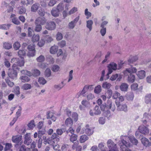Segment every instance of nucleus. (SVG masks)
<instances>
[{
    "mask_svg": "<svg viewBox=\"0 0 151 151\" xmlns=\"http://www.w3.org/2000/svg\"><path fill=\"white\" fill-rule=\"evenodd\" d=\"M58 47L55 45L52 46L50 49V53L52 54H55L58 51Z\"/></svg>",
    "mask_w": 151,
    "mask_h": 151,
    "instance_id": "21",
    "label": "nucleus"
},
{
    "mask_svg": "<svg viewBox=\"0 0 151 151\" xmlns=\"http://www.w3.org/2000/svg\"><path fill=\"white\" fill-rule=\"evenodd\" d=\"M135 76L132 73L128 76V81L129 82L132 83L134 82L135 80Z\"/></svg>",
    "mask_w": 151,
    "mask_h": 151,
    "instance_id": "28",
    "label": "nucleus"
},
{
    "mask_svg": "<svg viewBox=\"0 0 151 151\" xmlns=\"http://www.w3.org/2000/svg\"><path fill=\"white\" fill-rule=\"evenodd\" d=\"M46 22V20L44 17H39L35 20V24L42 26L44 25Z\"/></svg>",
    "mask_w": 151,
    "mask_h": 151,
    "instance_id": "8",
    "label": "nucleus"
},
{
    "mask_svg": "<svg viewBox=\"0 0 151 151\" xmlns=\"http://www.w3.org/2000/svg\"><path fill=\"white\" fill-rule=\"evenodd\" d=\"M109 74H111L113 72V70H115L117 69H119V68H117V67H108Z\"/></svg>",
    "mask_w": 151,
    "mask_h": 151,
    "instance_id": "42",
    "label": "nucleus"
},
{
    "mask_svg": "<svg viewBox=\"0 0 151 151\" xmlns=\"http://www.w3.org/2000/svg\"><path fill=\"white\" fill-rule=\"evenodd\" d=\"M22 139V136L21 135H16L13 136L12 138V141L13 142L16 144H19L21 141Z\"/></svg>",
    "mask_w": 151,
    "mask_h": 151,
    "instance_id": "11",
    "label": "nucleus"
},
{
    "mask_svg": "<svg viewBox=\"0 0 151 151\" xmlns=\"http://www.w3.org/2000/svg\"><path fill=\"white\" fill-rule=\"evenodd\" d=\"M56 3L55 0H50L48 3V5L50 6H52Z\"/></svg>",
    "mask_w": 151,
    "mask_h": 151,
    "instance_id": "58",
    "label": "nucleus"
},
{
    "mask_svg": "<svg viewBox=\"0 0 151 151\" xmlns=\"http://www.w3.org/2000/svg\"><path fill=\"white\" fill-rule=\"evenodd\" d=\"M60 12L55 8H53L51 11V14L54 17L59 16Z\"/></svg>",
    "mask_w": 151,
    "mask_h": 151,
    "instance_id": "19",
    "label": "nucleus"
},
{
    "mask_svg": "<svg viewBox=\"0 0 151 151\" xmlns=\"http://www.w3.org/2000/svg\"><path fill=\"white\" fill-rule=\"evenodd\" d=\"M45 27L48 30H53L55 28L56 24L54 22L51 21L47 23Z\"/></svg>",
    "mask_w": 151,
    "mask_h": 151,
    "instance_id": "10",
    "label": "nucleus"
},
{
    "mask_svg": "<svg viewBox=\"0 0 151 151\" xmlns=\"http://www.w3.org/2000/svg\"><path fill=\"white\" fill-rule=\"evenodd\" d=\"M138 85L137 83H134L131 86V88L132 90L135 91L138 89Z\"/></svg>",
    "mask_w": 151,
    "mask_h": 151,
    "instance_id": "61",
    "label": "nucleus"
},
{
    "mask_svg": "<svg viewBox=\"0 0 151 151\" xmlns=\"http://www.w3.org/2000/svg\"><path fill=\"white\" fill-rule=\"evenodd\" d=\"M128 85L125 83H122L119 86L120 90L122 91L126 92L128 88Z\"/></svg>",
    "mask_w": 151,
    "mask_h": 151,
    "instance_id": "13",
    "label": "nucleus"
},
{
    "mask_svg": "<svg viewBox=\"0 0 151 151\" xmlns=\"http://www.w3.org/2000/svg\"><path fill=\"white\" fill-rule=\"evenodd\" d=\"M38 81L40 84L44 85L46 83L47 81L43 77H40L38 79Z\"/></svg>",
    "mask_w": 151,
    "mask_h": 151,
    "instance_id": "56",
    "label": "nucleus"
},
{
    "mask_svg": "<svg viewBox=\"0 0 151 151\" xmlns=\"http://www.w3.org/2000/svg\"><path fill=\"white\" fill-rule=\"evenodd\" d=\"M21 73L22 74L27 75L29 77L32 76V73L26 70H22L21 71Z\"/></svg>",
    "mask_w": 151,
    "mask_h": 151,
    "instance_id": "55",
    "label": "nucleus"
},
{
    "mask_svg": "<svg viewBox=\"0 0 151 151\" xmlns=\"http://www.w3.org/2000/svg\"><path fill=\"white\" fill-rule=\"evenodd\" d=\"M45 60V58L44 56L42 55H41L36 59L37 61L40 63L43 62Z\"/></svg>",
    "mask_w": 151,
    "mask_h": 151,
    "instance_id": "50",
    "label": "nucleus"
},
{
    "mask_svg": "<svg viewBox=\"0 0 151 151\" xmlns=\"http://www.w3.org/2000/svg\"><path fill=\"white\" fill-rule=\"evenodd\" d=\"M65 131V130L64 128L58 129L56 130V132L58 135H61Z\"/></svg>",
    "mask_w": 151,
    "mask_h": 151,
    "instance_id": "48",
    "label": "nucleus"
},
{
    "mask_svg": "<svg viewBox=\"0 0 151 151\" xmlns=\"http://www.w3.org/2000/svg\"><path fill=\"white\" fill-rule=\"evenodd\" d=\"M46 117L48 119H51L54 122L55 121L56 119V117L54 116L53 113L50 111L47 112Z\"/></svg>",
    "mask_w": 151,
    "mask_h": 151,
    "instance_id": "18",
    "label": "nucleus"
},
{
    "mask_svg": "<svg viewBox=\"0 0 151 151\" xmlns=\"http://www.w3.org/2000/svg\"><path fill=\"white\" fill-rule=\"evenodd\" d=\"M66 44V41L64 40H62L59 42L58 43V46L61 48L64 47L65 46Z\"/></svg>",
    "mask_w": 151,
    "mask_h": 151,
    "instance_id": "53",
    "label": "nucleus"
},
{
    "mask_svg": "<svg viewBox=\"0 0 151 151\" xmlns=\"http://www.w3.org/2000/svg\"><path fill=\"white\" fill-rule=\"evenodd\" d=\"M77 136L76 135L73 134H71L70 137V141L73 142L77 140Z\"/></svg>",
    "mask_w": 151,
    "mask_h": 151,
    "instance_id": "52",
    "label": "nucleus"
},
{
    "mask_svg": "<svg viewBox=\"0 0 151 151\" xmlns=\"http://www.w3.org/2000/svg\"><path fill=\"white\" fill-rule=\"evenodd\" d=\"M40 74V71L37 69H35L33 70L32 75L34 77H36L39 76Z\"/></svg>",
    "mask_w": 151,
    "mask_h": 151,
    "instance_id": "33",
    "label": "nucleus"
},
{
    "mask_svg": "<svg viewBox=\"0 0 151 151\" xmlns=\"http://www.w3.org/2000/svg\"><path fill=\"white\" fill-rule=\"evenodd\" d=\"M109 105H108V109H110L112 111H114L115 109V105L112 104L111 101H109L108 103Z\"/></svg>",
    "mask_w": 151,
    "mask_h": 151,
    "instance_id": "36",
    "label": "nucleus"
},
{
    "mask_svg": "<svg viewBox=\"0 0 151 151\" xmlns=\"http://www.w3.org/2000/svg\"><path fill=\"white\" fill-rule=\"evenodd\" d=\"M3 47L5 49L9 50L12 48V44L11 43L3 42Z\"/></svg>",
    "mask_w": 151,
    "mask_h": 151,
    "instance_id": "22",
    "label": "nucleus"
},
{
    "mask_svg": "<svg viewBox=\"0 0 151 151\" xmlns=\"http://www.w3.org/2000/svg\"><path fill=\"white\" fill-rule=\"evenodd\" d=\"M101 87L100 85H99L95 88L94 91L95 93L98 94L101 92Z\"/></svg>",
    "mask_w": 151,
    "mask_h": 151,
    "instance_id": "49",
    "label": "nucleus"
},
{
    "mask_svg": "<svg viewBox=\"0 0 151 151\" xmlns=\"http://www.w3.org/2000/svg\"><path fill=\"white\" fill-rule=\"evenodd\" d=\"M93 23V22L91 20H88L86 21V27L89 29L90 31L92 29V25Z\"/></svg>",
    "mask_w": 151,
    "mask_h": 151,
    "instance_id": "27",
    "label": "nucleus"
},
{
    "mask_svg": "<svg viewBox=\"0 0 151 151\" xmlns=\"http://www.w3.org/2000/svg\"><path fill=\"white\" fill-rule=\"evenodd\" d=\"M137 75L139 79H143L145 76V72L144 70L139 71Z\"/></svg>",
    "mask_w": 151,
    "mask_h": 151,
    "instance_id": "20",
    "label": "nucleus"
},
{
    "mask_svg": "<svg viewBox=\"0 0 151 151\" xmlns=\"http://www.w3.org/2000/svg\"><path fill=\"white\" fill-rule=\"evenodd\" d=\"M100 106L101 109L102 111H104L106 108L108 109V105L106 106L105 103L102 104Z\"/></svg>",
    "mask_w": 151,
    "mask_h": 151,
    "instance_id": "60",
    "label": "nucleus"
},
{
    "mask_svg": "<svg viewBox=\"0 0 151 151\" xmlns=\"http://www.w3.org/2000/svg\"><path fill=\"white\" fill-rule=\"evenodd\" d=\"M40 39V36L38 35L34 34L32 37V41L33 42H37Z\"/></svg>",
    "mask_w": 151,
    "mask_h": 151,
    "instance_id": "44",
    "label": "nucleus"
},
{
    "mask_svg": "<svg viewBox=\"0 0 151 151\" xmlns=\"http://www.w3.org/2000/svg\"><path fill=\"white\" fill-rule=\"evenodd\" d=\"M12 22L15 24L17 25H19L20 23L18 19L16 18H14L12 19Z\"/></svg>",
    "mask_w": 151,
    "mask_h": 151,
    "instance_id": "63",
    "label": "nucleus"
},
{
    "mask_svg": "<svg viewBox=\"0 0 151 151\" xmlns=\"http://www.w3.org/2000/svg\"><path fill=\"white\" fill-rule=\"evenodd\" d=\"M138 57L137 56L132 57L131 58H129L128 60L129 64H130V63L136 61L138 60Z\"/></svg>",
    "mask_w": 151,
    "mask_h": 151,
    "instance_id": "31",
    "label": "nucleus"
},
{
    "mask_svg": "<svg viewBox=\"0 0 151 151\" xmlns=\"http://www.w3.org/2000/svg\"><path fill=\"white\" fill-rule=\"evenodd\" d=\"M88 139V137L86 135L81 136L80 139V141L81 143H83Z\"/></svg>",
    "mask_w": 151,
    "mask_h": 151,
    "instance_id": "39",
    "label": "nucleus"
},
{
    "mask_svg": "<svg viewBox=\"0 0 151 151\" xmlns=\"http://www.w3.org/2000/svg\"><path fill=\"white\" fill-rule=\"evenodd\" d=\"M43 143L45 144L46 145L47 143H48L51 145H52L53 147L54 146V144L55 143L53 140H51L50 138H48L45 136H43Z\"/></svg>",
    "mask_w": 151,
    "mask_h": 151,
    "instance_id": "12",
    "label": "nucleus"
},
{
    "mask_svg": "<svg viewBox=\"0 0 151 151\" xmlns=\"http://www.w3.org/2000/svg\"><path fill=\"white\" fill-rule=\"evenodd\" d=\"M120 139L122 144H124L125 146L130 147L132 146L130 142L133 144L136 145L138 143V141L133 136H127L122 135Z\"/></svg>",
    "mask_w": 151,
    "mask_h": 151,
    "instance_id": "1",
    "label": "nucleus"
},
{
    "mask_svg": "<svg viewBox=\"0 0 151 151\" xmlns=\"http://www.w3.org/2000/svg\"><path fill=\"white\" fill-rule=\"evenodd\" d=\"M65 124L68 126H70L73 124V121L70 118H68L66 120Z\"/></svg>",
    "mask_w": 151,
    "mask_h": 151,
    "instance_id": "40",
    "label": "nucleus"
},
{
    "mask_svg": "<svg viewBox=\"0 0 151 151\" xmlns=\"http://www.w3.org/2000/svg\"><path fill=\"white\" fill-rule=\"evenodd\" d=\"M116 104L117 107V109L119 111H124L126 112L127 111V106L125 104H121L117 100L116 101Z\"/></svg>",
    "mask_w": 151,
    "mask_h": 151,
    "instance_id": "3",
    "label": "nucleus"
},
{
    "mask_svg": "<svg viewBox=\"0 0 151 151\" xmlns=\"http://www.w3.org/2000/svg\"><path fill=\"white\" fill-rule=\"evenodd\" d=\"M65 85L63 81H62L61 83L59 84L58 85H55L54 86V87L55 88L58 90H60Z\"/></svg>",
    "mask_w": 151,
    "mask_h": 151,
    "instance_id": "35",
    "label": "nucleus"
},
{
    "mask_svg": "<svg viewBox=\"0 0 151 151\" xmlns=\"http://www.w3.org/2000/svg\"><path fill=\"white\" fill-rule=\"evenodd\" d=\"M137 71V69L136 68L131 67L130 68L127 69L126 70L123 72V73L125 76H129L132 73H136Z\"/></svg>",
    "mask_w": 151,
    "mask_h": 151,
    "instance_id": "9",
    "label": "nucleus"
},
{
    "mask_svg": "<svg viewBox=\"0 0 151 151\" xmlns=\"http://www.w3.org/2000/svg\"><path fill=\"white\" fill-rule=\"evenodd\" d=\"M98 147L101 151H108L107 150V148L104 147V143L101 142L99 144Z\"/></svg>",
    "mask_w": 151,
    "mask_h": 151,
    "instance_id": "29",
    "label": "nucleus"
},
{
    "mask_svg": "<svg viewBox=\"0 0 151 151\" xmlns=\"http://www.w3.org/2000/svg\"><path fill=\"white\" fill-rule=\"evenodd\" d=\"M19 79L22 82L25 83L28 82L30 79L28 77L26 76H22L19 78Z\"/></svg>",
    "mask_w": 151,
    "mask_h": 151,
    "instance_id": "25",
    "label": "nucleus"
},
{
    "mask_svg": "<svg viewBox=\"0 0 151 151\" xmlns=\"http://www.w3.org/2000/svg\"><path fill=\"white\" fill-rule=\"evenodd\" d=\"M39 5L37 3L33 4L31 7V11L32 12H36L39 8Z\"/></svg>",
    "mask_w": 151,
    "mask_h": 151,
    "instance_id": "32",
    "label": "nucleus"
},
{
    "mask_svg": "<svg viewBox=\"0 0 151 151\" xmlns=\"http://www.w3.org/2000/svg\"><path fill=\"white\" fill-rule=\"evenodd\" d=\"M43 125V122H40L38 123L37 125V127L39 129V131H38V137H41L42 135L45 133V129H41Z\"/></svg>",
    "mask_w": 151,
    "mask_h": 151,
    "instance_id": "5",
    "label": "nucleus"
},
{
    "mask_svg": "<svg viewBox=\"0 0 151 151\" xmlns=\"http://www.w3.org/2000/svg\"><path fill=\"white\" fill-rule=\"evenodd\" d=\"M45 74L46 77H49L51 74L50 70V69L47 68L45 71Z\"/></svg>",
    "mask_w": 151,
    "mask_h": 151,
    "instance_id": "57",
    "label": "nucleus"
},
{
    "mask_svg": "<svg viewBox=\"0 0 151 151\" xmlns=\"http://www.w3.org/2000/svg\"><path fill=\"white\" fill-rule=\"evenodd\" d=\"M142 143L145 146H149L150 145V143L149 140L146 138H142L141 139Z\"/></svg>",
    "mask_w": 151,
    "mask_h": 151,
    "instance_id": "17",
    "label": "nucleus"
},
{
    "mask_svg": "<svg viewBox=\"0 0 151 151\" xmlns=\"http://www.w3.org/2000/svg\"><path fill=\"white\" fill-rule=\"evenodd\" d=\"M12 147V145L11 143H7L6 144L5 147L4 148L5 150L6 151L10 149Z\"/></svg>",
    "mask_w": 151,
    "mask_h": 151,
    "instance_id": "64",
    "label": "nucleus"
},
{
    "mask_svg": "<svg viewBox=\"0 0 151 151\" xmlns=\"http://www.w3.org/2000/svg\"><path fill=\"white\" fill-rule=\"evenodd\" d=\"M27 126L29 129H32L35 126L34 121L33 120L31 121L28 124Z\"/></svg>",
    "mask_w": 151,
    "mask_h": 151,
    "instance_id": "38",
    "label": "nucleus"
},
{
    "mask_svg": "<svg viewBox=\"0 0 151 151\" xmlns=\"http://www.w3.org/2000/svg\"><path fill=\"white\" fill-rule=\"evenodd\" d=\"M64 5L63 3H59L56 8L60 12H61L64 10Z\"/></svg>",
    "mask_w": 151,
    "mask_h": 151,
    "instance_id": "34",
    "label": "nucleus"
},
{
    "mask_svg": "<svg viewBox=\"0 0 151 151\" xmlns=\"http://www.w3.org/2000/svg\"><path fill=\"white\" fill-rule=\"evenodd\" d=\"M13 46L15 50H17L19 49L21 46V45L19 42H16L14 44Z\"/></svg>",
    "mask_w": 151,
    "mask_h": 151,
    "instance_id": "46",
    "label": "nucleus"
},
{
    "mask_svg": "<svg viewBox=\"0 0 151 151\" xmlns=\"http://www.w3.org/2000/svg\"><path fill=\"white\" fill-rule=\"evenodd\" d=\"M85 132L87 135L90 136L93 133V131L92 129L87 128L86 129Z\"/></svg>",
    "mask_w": 151,
    "mask_h": 151,
    "instance_id": "45",
    "label": "nucleus"
},
{
    "mask_svg": "<svg viewBox=\"0 0 151 151\" xmlns=\"http://www.w3.org/2000/svg\"><path fill=\"white\" fill-rule=\"evenodd\" d=\"M11 24H4L0 25V29L7 30L9 29L10 27Z\"/></svg>",
    "mask_w": 151,
    "mask_h": 151,
    "instance_id": "26",
    "label": "nucleus"
},
{
    "mask_svg": "<svg viewBox=\"0 0 151 151\" xmlns=\"http://www.w3.org/2000/svg\"><path fill=\"white\" fill-rule=\"evenodd\" d=\"M94 111L95 115H98L101 113V111L99 109V107L98 106H96L94 108Z\"/></svg>",
    "mask_w": 151,
    "mask_h": 151,
    "instance_id": "37",
    "label": "nucleus"
},
{
    "mask_svg": "<svg viewBox=\"0 0 151 151\" xmlns=\"http://www.w3.org/2000/svg\"><path fill=\"white\" fill-rule=\"evenodd\" d=\"M111 86V83L107 82H104L102 85V88L105 89H109Z\"/></svg>",
    "mask_w": 151,
    "mask_h": 151,
    "instance_id": "30",
    "label": "nucleus"
},
{
    "mask_svg": "<svg viewBox=\"0 0 151 151\" xmlns=\"http://www.w3.org/2000/svg\"><path fill=\"white\" fill-rule=\"evenodd\" d=\"M72 117L73 119L76 122L78 119V115L76 113H73L72 114Z\"/></svg>",
    "mask_w": 151,
    "mask_h": 151,
    "instance_id": "62",
    "label": "nucleus"
},
{
    "mask_svg": "<svg viewBox=\"0 0 151 151\" xmlns=\"http://www.w3.org/2000/svg\"><path fill=\"white\" fill-rule=\"evenodd\" d=\"M146 126L148 127L149 125H147ZM138 130L140 133L144 135L147 134L149 132V130L147 127L143 125L139 127Z\"/></svg>",
    "mask_w": 151,
    "mask_h": 151,
    "instance_id": "7",
    "label": "nucleus"
},
{
    "mask_svg": "<svg viewBox=\"0 0 151 151\" xmlns=\"http://www.w3.org/2000/svg\"><path fill=\"white\" fill-rule=\"evenodd\" d=\"M24 144L28 145H30L32 142V139L30 137V134L28 133L24 136Z\"/></svg>",
    "mask_w": 151,
    "mask_h": 151,
    "instance_id": "6",
    "label": "nucleus"
},
{
    "mask_svg": "<svg viewBox=\"0 0 151 151\" xmlns=\"http://www.w3.org/2000/svg\"><path fill=\"white\" fill-rule=\"evenodd\" d=\"M81 104L86 108L88 107L90 105L89 103L86 100H83L81 101Z\"/></svg>",
    "mask_w": 151,
    "mask_h": 151,
    "instance_id": "43",
    "label": "nucleus"
},
{
    "mask_svg": "<svg viewBox=\"0 0 151 151\" xmlns=\"http://www.w3.org/2000/svg\"><path fill=\"white\" fill-rule=\"evenodd\" d=\"M119 146L121 151H131L130 149L128 148V147L125 146L124 144H122V142L120 143Z\"/></svg>",
    "mask_w": 151,
    "mask_h": 151,
    "instance_id": "24",
    "label": "nucleus"
},
{
    "mask_svg": "<svg viewBox=\"0 0 151 151\" xmlns=\"http://www.w3.org/2000/svg\"><path fill=\"white\" fill-rule=\"evenodd\" d=\"M22 142H21L19 144H16L15 145V147L17 149H19V151H31V149L29 148H26L25 146L22 145Z\"/></svg>",
    "mask_w": 151,
    "mask_h": 151,
    "instance_id": "2",
    "label": "nucleus"
},
{
    "mask_svg": "<svg viewBox=\"0 0 151 151\" xmlns=\"http://www.w3.org/2000/svg\"><path fill=\"white\" fill-rule=\"evenodd\" d=\"M33 31L32 28L29 27L28 28V35L29 37H32L33 35Z\"/></svg>",
    "mask_w": 151,
    "mask_h": 151,
    "instance_id": "59",
    "label": "nucleus"
},
{
    "mask_svg": "<svg viewBox=\"0 0 151 151\" xmlns=\"http://www.w3.org/2000/svg\"><path fill=\"white\" fill-rule=\"evenodd\" d=\"M27 50L25 49L19 50L18 52V54L19 56L21 58H23V57L25 55Z\"/></svg>",
    "mask_w": 151,
    "mask_h": 151,
    "instance_id": "23",
    "label": "nucleus"
},
{
    "mask_svg": "<svg viewBox=\"0 0 151 151\" xmlns=\"http://www.w3.org/2000/svg\"><path fill=\"white\" fill-rule=\"evenodd\" d=\"M89 88V86L86 85L84 87L82 91L81 92L78 93L76 96V97L78 98L80 95H83L87 92L88 89Z\"/></svg>",
    "mask_w": 151,
    "mask_h": 151,
    "instance_id": "14",
    "label": "nucleus"
},
{
    "mask_svg": "<svg viewBox=\"0 0 151 151\" xmlns=\"http://www.w3.org/2000/svg\"><path fill=\"white\" fill-rule=\"evenodd\" d=\"M8 75L10 78L12 79L15 78L17 76V73L16 70L12 68H9L8 72Z\"/></svg>",
    "mask_w": 151,
    "mask_h": 151,
    "instance_id": "4",
    "label": "nucleus"
},
{
    "mask_svg": "<svg viewBox=\"0 0 151 151\" xmlns=\"http://www.w3.org/2000/svg\"><path fill=\"white\" fill-rule=\"evenodd\" d=\"M145 101L146 104H151V93L146 94L145 97Z\"/></svg>",
    "mask_w": 151,
    "mask_h": 151,
    "instance_id": "15",
    "label": "nucleus"
},
{
    "mask_svg": "<svg viewBox=\"0 0 151 151\" xmlns=\"http://www.w3.org/2000/svg\"><path fill=\"white\" fill-rule=\"evenodd\" d=\"M32 86L30 84L28 83L24 84L22 86V88L24 90H27L31 88Z\"/></svg>",
    "mask_w": 151,
    "mask_h": 151,
    "instance_id": "51",
    "label": "nucleus"
},
{
    "mask_svg": "<svg viewBox=\"0 0 151 151\" xmlns=\"http://www.w3.org/2000/svg\"><path fill=\"white\" fill-rule=\"evenodd\" d=\"M118 65L119 66H124L125 65H130L129 64L128 62H124L123 61L121 60H119L118 62Z\"/></svg>",
    "mask_w": 151,
    "mask_h": 151,
    "instance_id": "41",
    "label": "nucleus"
},
{
    "mask_svg": "<svg viewBox=\"0 0 151 151\" xmlns=\"http://www.w3.org/2000/svg\"><path fill=\"white\" fill-rule=\"evenodd\" d=\"M56 38L57 40L58 41L61 40L63 38L62 34L61 32H58L56 35Z\"/></svg>",
    "mask_w": 151,
    "mask_h": 151,
    "instance_id": "47",
    "label": "nucleus"
},
{
    "mask_svg": "<svg viewBox=\"0 0 151 151\" xmlns=\"http://www.w3.org/2000/svg\"><path fill=\"white\" fill-rule=\"evenodd\" d=\"M150 116V114L147 113H145L143 115V119L142 120L143 123L144 124H146L149 120Z\"/></svg>",
    "mask_w": 151,
    "mask_h": 151,
    "instance_id": "16",
    "label": "nucleus"
},
{
    "mask_svg": "<svg viewBox=\"0 0 151 151\" xmlns=\"http://www.w3.org/2000/svg\"><path fill=\"white\" fill-rule=\"evenodd\" d=\"M35 31L37 32H40L42 29V27L41 25L35 24Z\"/></svg>",
    "mask_w": 151,
    "mask_h": 151,
    "instance_id": "54",
    "label": "nucleus"
}]
</instances>
